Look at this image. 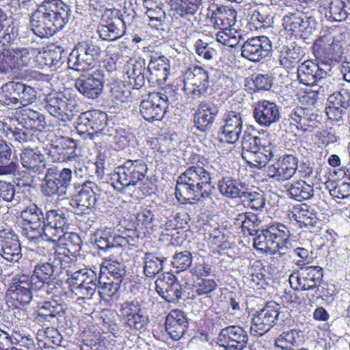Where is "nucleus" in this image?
<instances>
[{
	"mask_svg": "<svg viewBox=\"0 0 350 350\" xmlns=\"http://www.w3.org/2000/svg\"><path fill=\"white\" fill-rule=\"evenodd\" d=\"M72 215V212L62 208L50 210L44 217L41 210L35 204L31 203L30 198L28 196L23 197V244L27 245L26 248L29 252L23 260V265L29 263L31 265V262L39 256L36 250L41 240L42 224L46 232L56 235V233H62L68 228Z\"/></svg>",
	"mask_w": 350,
	"mask_h": 350,
	"instance_id": "1",
	"label": "nucleus"
},
{
	"mask_svg": "<svg viewBox=\"0 0 350 350\" xmlns=\"http://www.w3.org/2000/svg\"><path fill=\"white\" fill-rule=\"evenodd\" d=\"M77 131L87 133L91 139L100 138L109 144H116L122 149L129 142L125 129L109 119L107 113L100 110H91L81 113L77 118Z\"/></svg>",
	"mask_w": 350,
	"mask_h": 350,
	"instance_id": "2",
	"label": "nucleus"
},
{
	"mask_svg": "<svg viewBox=\"0 0 350 350\" xmlns=\"http://www.w3.org/2000/svg\"><path fill=\"white\" fill-rule=\"evenodd\" d=\"M215 186L211 174L201 165H192L177 178L175 195L179 202L185 203L200 198H211Z\"/></svg>",
	"mask_w": 350,
	"mask_h": 350,
	"instance_id": "3",
	"label": "nucleus"
},
{
	"mask_svg": "<svg viewBox=\"0 0 350 350\" xmlns=\"http://www.w3.org/2000/svg\"><path fill=\"white\" fill-rule=\"evenodd\" d=\"M148 168L142 159H127L122 165L116 167L112 176V185L120 192L126 189L143 183Z\"/></svg>",
	"mask_w": 350,
	"mask_h": 350,
	"instance_id": "4",
	"label": "nucleus"
},
{
	"mask_svg": "<svg viewBox=\"0 0 350 350\" xmlns=\"http://www.w3.org/2000/svg\"><path fill=\"white\" fill-rule=\"evenodd\" d=\"M44 159L38 146L23 144V193L27 191L31 195L32 191H36L38 174L45 168Z\"/></svg>",
	"mask_w": 350,
	"mask_h": 350,
	"instance_id": "5",
	"label": "nucleus"
},
{
	"mask_svg": "<svg viewBox=\"0 0 350 350\" xmlns=\"http://www.w3.org/2000/svg\"><path fill=\"white\" fill-rule=\"evenodd\" d=\"M103 51L96 39H86L76 44L68 58L69 67L77 71L88 70L94 66Z\"/></svg>",
	"mask_w": 350,
	"mask_h": 350,
	"instance_id": "6",
	"label": "nucleus"
},
{
	"mask_svg": "<svg viewBox=\"0 0 350 350\" xmlns=\"http://www.w3.org/2000/svg\"><path fill=\"white\" fill-rule=\"evenodd\" d=\"M55 265L44 262L35 266L33 273L29 277L23 274V306L29 304L33 297V292L45 287L48 288L55 279Z\"/></svg>",
	"mask_w": 350,
	"mask_h": 350,
	"instance_id": "7",
	"label": "nucleus"
},
{
	"mask_svg": "<svg viewBox=\"0 0 350 350\" xmlns=\"http://www.w3.org/2000/svg\"><path fill=\"white\" fill-rule=\"evenodd\" d=\"M72 179V172L70 168L64 167L59 170L53 167L47 169L42 181L41 189L46 196L59 197L68 195Z\"/></svg>",
	"mask_w": 350,
	"mask_h": 350,
	"instance_id": "8",
	"label": "nucleus"
},
{
	"mask_svg": "<svg viewBox=\"0 0 350 350\" xmlns=\"http://www.w3.org/2000/svg\"><path fill=\"white\" fill-rule=\"evenodd\" d=\"M71 195L77 205V213L88 214L99 199L100 189L95 183L85 180L82 183H75Z\"/></svg>",
	"mask_w": 350,
	"mask_h": 350,
	"instance_id": "9",
	"label": "nucleus"
},
{
	"mask_svg": "<svg viewBox=\"0 0 350 350\" xmlns=\"http://www.w3.org/2000/svg\"><path fill=\"white\" fill-rule=\"evenodd\" d=\"M280 306L274 301L265 304L264 307L254 314L250 332L252 335L262 336L273 327L278 320Z\"/></svg>",
	"mask_w": 350,
	"mask_h": 350,
	"instance_id": "10",
	"label": "nucleus"
},
{
	"mask_svg": "<svg viewBox=\"0 0 350 350\" xmlns=\"http://www.w3.org/2000/svg\"><path fill=\"white\" fill-rule=\"evenodd\" d=\"M96 33L105 41H115L125 35L119 21V10L105 8L97 25Z\"/></svg>",
	"mask_w": 350,
	"mask_h": 350,
	"instance_id": "11",
	"label": "nucleus"
},
{
	"mask_svg": "<svg viewBox=\"0 0 350 350\" xmlns=\"http://www.w3.org/2000/svg\"><path fill=\"white\" fill-rule=\"evenodd\" d=\"M40 5L54 34L63 29L70 19V6L62 0H44Z\"/></svg>",
	"mask_w": 350,
	"mask_h": 350,
	"instance_id": "12",
	"label": "nucleus"
},
{
	"mask_svg": "<svg viewBox=\"0 0 350 350\" xmlns=\"http://www.w3.org/2000/svg\"><path fill=\"white\" fill-rule=\"evenodd\" d=\"M317 24L314 17L299 11L288 13L282 18V25L285 30L295 35H300L304 38L312 33Z\"/></svg>",
	"mask_w": 350,
	"mask_h": 350,
	"instance_id": "13",
	"label": "nucleus"
},
{
	"mask_svg": "<svg viewBox=\"0 0 350 350\" xmlns=\"http://www.w3.org/2000/svg\"><path fill=\"white\" fill-rule=\"evenodd\" d=\"M105 77V71L97 69L92 73L81 75L75 80V85L85 97L95 99L103 92Z\"/></svg>",
	"mask_w": 350,
	"mask_h": 350,
	"instance_id": "14",
	"label": "nucleus"
},
{
	"mask_svg": "<svg viewBox=\"0 0 350 350\" xmlns=\"http://www.w3.org/2000/svg\"><path fill=\"white\" fill-rule=\"evenodd\" d=\"M120 317L125 325L135 331L146 329L149 323L148 316L145 314L141 304L137 300L127 301L122 304Z\"/></svg>",
	"mask_w": 350,
	"mask_h": 350,
	"instance_id": "15",
	"label": "nucleus"
},
{
	"mask_svg": "<svg viewBox=\"0 0 350 350\" xmlns=\"http://www.w3.org/2000/svg\"><path fill=\"white\" fill-rule=\"evenodd\" d=\"M273 164L267 167V175L277 181H285L291 178L298 169V158L294 153L279 154Z\"/></svg>",
	"mask_w": 350,
	"mask_h": 350,
	"instance_id": "16",
	"label": "nucleus"
},
{
	"mask_svg": "<svg viewBox=\"0 0 350 350\" xmlns=\"http://www.w3.org/2000/svg\"><path fill=\"white\" fill-rule=\"evenodd\" d=\"M272 46L270 40L264 36L252 37L241 46V56L251 62H259L268 57Z\"/></svg>",
	"mask_w": 350,
	"mask_h": 350,
	"instance_id": "17",
	"label": "nucleus"
},
{
	"mask_svg": "<svg viewBox=\"0 0 350 350\" xmlns=\"http://www.w3.org/2000/svg\"><path fill=\"white\" fill-rule=\"evenodd\" d=\"M281 107L275 102L268 100H259L253 105V117L261 126L270 127L281 118Z\"/></svg>",
	"mask_w": 350,
	"mask_h": 350,
	"instance_id": "18",
	"label": "nucleus"
},
{
	"mask_svg": "<svg viewBox=\"0 0 350 350\" xmlns=\"http://www.w3.org/2000/svg\"><path fill=\"white\" fill-rule=\"evenodd\" d=\"M296 274L297 288L301 291H314L315 295L321 296L319 287L323 277V269L321 267H301Z\"/></svg>",
	"mask_w": 350,
	"mask_h": 350,
	"instance_id": "19",
	"label": "nucleus"
},
{
	"mask_svg": "<svg viewBox=\"0 0 350 350\" xmlns=\"http://www.w3.org/2000/svg\"><path fill=\"white\" fill-rule=\"evenodd\" d=\"M66 53L61 46H56L54 49L44 50L40 51V49L31 51V57L29 58L27 64L30 67H38L43 68L44 66L53 67L59 66L64 61L62 59L66 57Z\"/></svg>",
	"mask_w": 350,
	"mask_h": 350,
	"instance_id": "20",
	"label": "nucleus"
},
{
	"mask_svg": "<svg viewBox=\"0 0 350 350\" xmlns=\"http://www.w3.org/2000/svg\"><path fill=\"white\" fill-rule=\"evenodd\" d=\"M319 118L318 114L313 113L309 108L296 107L288 114L285 121L297 130L306 132L317 126Z\"/></svg>",
	"mask_w": 350,
	"mask_h": 350,
	"instance_id": "21",
	"label": "nucleus"
},
{
	"mask_svg": "<svg viewBox=\"0 0 350 350\" xmlns=\"http://www.w3.org/2000/svg\"><path fill=\"white\" fill-rule=\"evenodd\" d=\"M219 107L210 101L201 102L193 115L195 127L203 133L209 131L219 113Z\"/></svg>",
	"mask_w": 350,
	"mask_h": 350,
	"instance_id": "22",
	"label": "nucleus"
},
{
	"mask_svg": "<svg viewBox=\"0 0 350 350\" xmlns=\"http://www.w3.org/2000/svg\"><path fill=\"white\" fill-rule=\"evenodd\" d=\"M124 72L134 90H139L145 85L146 81L149 83V72L146 61L142 57L130 60L124 66Z\"/></svg>",
	"mask_w": 350,
	"mask_h": 350,
	"instance_id": "23",
	"label": "nucleus"
},
{
	"mask_svg": "<svg viewBox=\"0 0 350 350\" xmlns=\"http://www.w3.org/2000/svg\"><path fill=\"white\" fill-rule=\"evenodd\" d=\"M219 342H232L233 344L224 345L220 346L226 348L228 347L231 350H243L249 341L247 332L245 329L239 325H230L221 329L218 336Z\"/></svg>",
	"mask_w": 350,
	"mask_h": 350,
	"instance_id": "24",
	"label": "nucleus"
},
{
	"mask_svg": "<svg viewBox=\"0 0 350 350\" xmlns=\"http://www.w3.org/2000/svg\"><path fill=\"white\" fill-rule=\"evenodd\" d=\"M187 78L192 86L191 90L184 86L183 89L187 91V96L196 99L207 94L210 85L209 75L206 70L200 66H194L188 73Z\"/></svg>",
	"mask_w": 350,
	"mask_h": 350,
	"instance_id": "25",
	"label": "nucleus"
},
{
	"mask_svg": "<svg viewBox=\"0 0 350 350\" xmlns=\"http://www.w3.org/2000/svg\"><path fill=\"white\" fill-rule=\"evenodd\" d=\"M157 95L156 92L149 93L140 103V115L150 122L161 120L165 112L164 102Z\"/></svg>",
	"mask_w": 350,
	"mask_h": 350,
	"instance_id": "26",
	"label": "nucleus"
},
{
	"mask_svg": "<svg viewBox=\"0 0 350 350\" xmlns=\"http://www.w3.org/2000/svg\"><path fill=\"white\" fill-rule=\"evenodd\" d=\"M65 313L64 306L57 304L55 301H44L38 310H34L31 315L27 313V319H38L39 322H42L44 325L48 323L50 325H54L58 323L59 319Z\"/></svg>",
	"mask_w": 350,
	"mask_h": 350,
	"instance_id": "27",
	"label": "nucleus"
},
{
	"mask_svg": "<svg viewBox=\"0 0 350 350\" xmlns=\"http://www.w3.org/2000/svg\"><path fill=\"white\" fill-rule=\"evenodd\" d=\"M297 79L300 83L308 86L319 85L326 77L327 72L320 68L319 64L312 61H305L297 69Z\"/></svg>",
	"mask_w": 350,
	"mask_h": 350,
	"instance_id": "28",
	"label": "nucleus"
},
{
	"mask_svg": "<svg viewBox=\"0 0 350 350\" xmlns=\"http://www.w3.org/2000/svg\"><path fill=\"white\" fill-rule=\"evenodd\" d=\"M189 321L184 311L172 310L165 318V330L173 340H178L187 332Z\"/></svg>",
	"mask_w": 350,
	"mask_h": 350,
	"instance_id": "29",
	"label": "nucleus"
},
{
	"mask_svg": "<svg viewBox=\"0 0 350 350\" xmlns=\"http://www.w3.org/2000/svg\"><path fill=\"white\" fill-rule=\"evenodd\" d=\"M148 65L149 72V83L161 84L166 81L170 74V60L164 55L158 53H151Z\"/></svg>",
	"mask_w": 350,
	"mask_h": 350,
	"instance_id": "30",
	"label": "nucleus"
},
{
	"mask_svg": "<svg viewBox=\"0 0 350 350\" xmlns=\"http://www.w3.org/2000/svg\"><path fill=\"white\" fill-rule=\"evenodd\" d=\"M329 107L326 108V113L329 119L338 122L346 114L350 107V93L347 90L334 92L327 99Z\"/></svg>",
	"mask_w": 350,
	"mask_h": 350,
	"instance_id": "31",
	"label": "nucleus"
},
{
	"mask_svg": "<svg viewBox=\"0 0 350 350\" xmlns=\"http://www.w3.org/2000/svg\"><path fill=\"white\" fill-rule=\"evenodd\" d=\"M317 55L323 56L331 61L338 62L343 53V49L339 42H335L330 34L321 36L313 46Z\"/></svg>",
	"mask_w": 350,
	"mask_h": 350,
	"instance_id": "32",
	"label": "nucleus"
},
{
	"mask_svg": "<svg viewBox=\"0 0 350 350\" xmlns=\"http://www.w3.org/2000/svg\"><path fill=\"white\" fill-rule=\"evenodd\" d=\"M248 187L246 182L230 175L223 176L217 183L219 193L231 199L242 198L245 190H248Z\"/></svg>",
	"mask_w": 350,
	"mask_h": 350,
	"instance_id": "33",
	"label": "nucleus"
},
{
	"mask_svg": "<svg viewBox=\"0 0 350 350\" xmlns=\"http://www.w3.org/2000/svg\"><path fill=\"white\" fill-rule=\"evenodd\" d=\"M224 125L221 126V135L228 143H234L241 133L243 127L242 117L240 112L227 111L224 117Z\"/></svg>",
	"mask_w": 350,
	"mask_h": 350,
	"instance_id": "34",
	"label": "nucleus"
},
{
	"mask_svg": "<svg viewBox=\"0 0 350 350\" xmlns=\"http://www.w3.org/2000/svg\"><path fill=\"white\" fill-rule=\"evenodd\" d=\"M22 275H15L11 281L6 292L7 304L13 313L20 320L22 306Z\"/></svg>",
	"mask_w": 350,
	"mask_h": 350,
	"instance_id": "35",
	"label": "nucleus"
},
{
	"mask_svg": "<svg viewBox=\"0 0 350 350\" xmlns=\"http://www.w3.org/2000/svg\"><path fill=\"white\" fill-rule=\"evenodd\" d=\"M212 10L211 21L215 28L228 30L234 25L237 12L234 10L227 6L214 5Z\"/></svg>",
	"mask_w": 350,
	"mask_h": 350,
	"instance_id": "36",
	"label": "nucleus"
},
{
	"mask_svg": "<svg viewBox=\"0 0 350 350\" xmlns=\"http://www.w3.org/2000/svg\"><path fill=\"white\" fill-rule=\"evenodd\" d=\"M45 127L44 117L38 109L23 104V129L30 130V140L36 139L35 133Z\"/></svg>",
	"mask_w": 350,
	"mask_h": 350,
	"instance_id": "37",
	"label": "nucleus"
},
{
	"mask_svg": "<svg viewBox=\"0 0 350 350\" xmlns=\"http://www.w3.org/2000/svg\"><path fill=\"white\" fill-rule=\"evenodd\" d=\"M267 2L265 0H261V2H254L258 5L250 16V23L256 29L270 27L273 23L272 8L267 4Z\"/></svg>",
	"mask_w": 350,
	"mask_h": 350,
	"instance_id": "38",
	"label": "nucleus"
},
{
	"mask_svg": "<svg viewBox=\"0 0 350 350\" xmlns=\"http://www.w3.org/2000/svg\"><path fill=\"white\" fill-rule=\"evenodd\" d=\"M253 237L254 247L262 253L275 254L277 250H280L268 227L256 231Z\"/></svg>",
	"mask_w": 350,
	"mask_h": 350,
	"instance_id": "39",
	"label": "nucleus"
},
{
	"mask_svg": "<svg viewBox=\"0 0 350 350\" xmlns=\"http://www.w3.org/2000/svg\"><path fill=\"white\" fill-rule=\"evenodd\" d=\"M31 14L29 25L31 29L36 31V34L40 38H49L54 35L51 27V23L46 18L40 5L34 10Z\"/></svg>",
	"mask_w": 350,
	"mask_h": 350,
	"instance_id": "40",
	"label": "nucleus"
},
{
	"mask_svg": "<svg viewBox=\"0 0 350 350\" xmlns=\"http://www.w3.org/2000/svg\"><path fill=\"white\" fill-rule=\"evenodd\" d=\"M95 244L100 250L108 252L113 248L121 247L122 236L111 228H105L96 233Z\"/></svg>",
	"mask_w": 350,
	"mask_h": 350,
	"instance_id": "41",
	"label": "nucleus"
},
{
	"mask_svg": "<svg viewBox=\"0 0 350 350\" xmlns=\"http://www.w3.org/2000/svg\"><path fill=\"white\" fill-rule=\"evenodd\" d=\"M21 59L22 51L18 48L3 49L0 51V72L8 73L10 71L16 72L20 70Z\"/></svg>",
	"mask_w": 350,
	"mask_h": 350,
	"instance_id": "42",
	"label": "nucleus"
},
{
	"mask_svg": "<svg viewBox=\"0 0 350 350\" xmlns=\"http://www.w3.org/2000/svg\"><path fill=\"white\" fill-rule=\"evenodd\" d=\"M77 141L70 137L61 136L51 144L54 152L62 157V160L72 161L77 155Z\"/></svg>",
	"mask_w": 350,
	"mask_h": 350,
	"instance_id": "43",
	"label": "nucleus"
},
{
	"mask_svg": "<svg viewBox=\"0 0 350 350\" xmlns=\"http://www.w3.org/2000/svg\"><path fill=\"white\" fill-rule=\"evenodd\" d=\"M44 108L51 116L64 120L65 116H67L68 105L60 94L51 93L44 99Z\"/></svg>",
	"mask_w": 350,
	"mask_h": 350,
	"instance_id": "44",
	"label": "nucleus"
},
{
	"mask_svg": "<svg viewBox=\"0 0 350 350\" xmlns=\"http://www.w3.org/2000/svg\"><path fill=\"white\" fill-rule=\"evenodd\" d=\"M325 17L331 21H347L350 23V1L332 0L325 12Z\"/></svg>",
	"mask_w": 350,
	"mask_h": 350,
	"instance_id": "45",
	"label": "nucleus"
},
{
	"mask_svg": "<svg viewBox=\"0 0 350 350\" xmlns=\"http://www.w3.org/2000/svg\"><path fill=\"white\" fill-rule=\"evenodd\" d=\"M302 56L301 47L293 44L284 46L280 52V64L286 70H291L301 61Z\"/></svg>",
	"mask_w": 350,
	"mask_h": 350,
	"instance_id": "46",
	"label": "nucleus"
},
{
	"mask_svg": "<svg viewBox=\"0 0 350 350\" xmlns=\"http://www.w3.org/2000/svg\"><path fill=\"white\" fill-rule=\"evenodd\" d=\"M98 295L100 299L111 305L113 298L117 297V294L122 283L100 275L98 279Z\"/></svg>",
	"mask_w": 350,
	"mask_h": 350,
	"instance_id": "47",
	"label": "nucleus"
},
{
	"mask_svg": "<svg viewBox=\"0 0 350 350\" xmlns=\"http://www.w3.org/2000/svg\"><path fill=\"white\" fill-rule=\"evenodd\" d=\"M279 154L278 146L266 139V143L260 148V150L257 153L252 154L251 163L253 162L255 166L262 167L265 166L271 159L279 157Z\"/></svg>",
	"mask_w": 350,
	"mask_h": 350,
	"instance_id": "48",
	"label": "nucleus"
},
{
	"mask_svg": "<svg viewBox=\"0 0 350 350\" xmlns=\"http://www.w3.org/2000/svg\"><path fill=\"white\" fill-rule=\"evenodd\" d=\"M90 278L87 279L83 283L78 284V286L72 289V292L79 295L78 301H84L85 299H91L98 287V278L96 273L92 269L89 270Z\"/></svg>",
	"mask_w": 350,
	"mask_h": 350,
	"instance_id": "49",
	"label": "nucleus"
},
{
	"mask_svg": "<svg viewBox=\"0 0 350 350\" xmlns=\"http://www.w3.org/2000/svg\"><path fill=\"white\" fill-rule=\"evenodd\" d=\"M100 272L104 277L122 283L126 275V266L118 260H106Z\"/></svg>",
	"mask_w": 350,
	"mask_h": 350,
	"instance_id": "50",
	"label": "nucleus"
},
{
	"mask_svg": "<svg viewBox=\"0 0 350 350\" xmlns=\"http://www.w3.org/2000/svg\"><path fill=\"white\" fill-rule=\"evenodd\" d=\"M287 191L291 199L299 202L308 200L314 196L313 183H307L304 180H299L291 183Z\"/></svg>",
	"mask_w": 350,
	"mask_h": 350,
	"instance_id": "51",
	"label": "nucleus"
},
{
	"mask_svg": "<svg viewBox=\"0 0 350 350\" xmlns=\"http://www.w3.org/2000/svg\"><path fill=\"white\" fill-rule=\"evenodd\" d=\"M3 257L8 261L18 262L21 257V245L18 235L7 232L4 241Z\"/></svg>",
	"mask_w": 350,
	"mask_h": 350,
	"instance_id": "52",
	"label": "nucleus"
},
{
	"mask_svg": "<svg viewBox=\"0 0 350 350\" xmlns=\"http://www.w3.org/2000/svg\"><path fill=\"white\" fill-rule=\"evenodd\" d=\"M147 10L146 14L149 19V25L157 30H164L163 26L165 23L166 15L161 5H156L154 7H148L152 1H146Z\"/></svg>",
	"mask_w": 350,
	"mask_h": 350,
	"instance_id": "53",
	"label": "nucleus"
},
{
	"mask_svg": "<svg viewBox=\"0 0 350 350\" xmlns=\"http://www.w3.org/2000/svg\"><path fill=\"white\" fill-rule=\"evenodd\" d=\"M143 260L145 275L148 278H154L163 270V262L166 260V258L165 257H158L152 252H146Z\"/></svg>",
	"mask_w": 350,
	"mask_h": 350,
	"instance_id": "54",
	"label": "nucleus"
},
{
	"mask_svg": "<svg viewBox=\"0 0 350 350\" xmlns=\"http://www.w3.org/2000/svg\"><path fill=\"white\" fill-rule=\"evenodd\" d=\"M303 338L302 331L293 329L280 334L275 340L274 346H284L295 349L302 343Z\"/></svg>",
	"mask_w": 350,
	"mask_h": 350,
	"instance_id": "55",
	"label": "nucleus"
},
{
	"mask_svg": "<svg viewBox=\"0 0 350 350\" xmlns=\"http://www.w3.org/2000/svg\"><path fill=\"white\" fill-rule=\"evenodd\" d=\"M295 219L299 224L301 228L305 227L310 228L316 226L319 223V219L317 213L313 209L304 204L296 213L294 214Z\"/></svg>",
	"mask_w": 350,
	"mask_h": 350,
	"instance_id": "56",
	"label": "nucleus"
},
{
	"mask_svg": "<svg viewBox=\"0 0 350 350\" xmlns=\"http://www.w3.org/2000/svg\"><path fill=\"white\" fill-rule=\"evenodd\" d=\"M273 234V239L276 241L280 250H283L286 244L289 242L291 235L290 228L282 223L274 222L268 226Z\"/></svg>",
	"mask_w": 350,
	"mask_h": 350,
	"instance_id": "57",
	"label": "nucleus"
},
{
	"mask_svg": "<svg viewBox=\"0 0 350 350\" xmlns=\"http://www.w3.org/2000/svg\"><path fill=\"white\" fill-rule=\"evenodd\" d=\"M202 0H178L174 10L179 16L190 20L198 11Z\"/></svg>",
	"mask_w": 350,
	"mask_h": 350,
	"instance_id": "58",
	"label": "nucleus"
},
{
	"mask_svg": "<svg viewBox=\"0 0 350 350\" xmlns=\"http://www.w3.org/2000/svg\"><path fill=\"white\" fill-rule=\"evenodd\" d=\"M237 220L241 221L243 231L245 233L247 232L250 236H254L256 231L260 230L258 226L261 221L256 214L248 212L240 213Z\"/></svg>",
	"mask_w": 350,
	"mask_h": 350,
	"instance_id": "59",
	"label": "nucleus"
},
{
	"mask_svg": "<svg viewBox=\"0 0 350 350\" xmlns=\"http://www.w3.org/2000/svg\"><path fill=\"white\" fill-rule=\"evenodd\" d=\"M58 240L64 248L72 255H75L81 248L82 241L81 237L75 232H62Z\"/></svg>",
	"mask_w": 350,
	"mask_h": 350,
	"instance_id": "60",
	"label": "nucleus"
},
{
	"mask_svg": "<svg viewBox=\"0 0 350 350\" xmlns=\"http://www.w3.org/2000/svg\"><path fill=\"white\" fill-rule=\"evenodd\" d=\"M160 282L164 283L167 291L170 293L174 302L181 298L183 292V287L174 275L169 272L163 273V278Z\"/></svg>",
	"mask_w": 350,
	"mask_h": 350,
	"instance_id": "61",
	"label": "nucleus"
},
{
	"mask_svg": "<svg viewBox=\"0 0 350 350\" xmlns=\"http://www.w3.org/2000/svg\"><path fill=\"white\" fill-rule=\"evenodd\" d=\"M182 90L176 85H170L165 86L159 92H156V94H158L157 96L164 102V106L167 108L169 105H174L178 103L181 99L180 92Z\"/></svg>",
	"mask_w": 350,
	"mask_h": 350,
	"instance_id": "62",
	"label": "nucleus"
},
{
	"mask_svg": "<svg viewBox=\"0 0 350 350\" xmlns=\"http://www.w3.org/2000/svg\"><path fill=\"white\" fill-rule=\"evenodd\" d=\"M11 149L3 139H0V174H10L15 171L16 165L10 162Z\"/></svg>",
	"mask_w": 350,
	"mask_h": 350,
	"instance_id": "63",
	"label": "nucleus"
},
{
	"mask_svg": "<svg viewBox=\"0 0 350 350\" xmlns=\"http://www.w3.org/2000/svg\"><path fill=\"white\" fill-rule=\"evenodd\" d=\"M103 319V327L104 330L110 333L113 337L117 338L120 335V328L116 323L115 314L109 310H103L101 312Z\"/></svg>",
	"mask_w": 350,
	"mask_h": 350,
	"instance_id": "64",
	"label": "nucleus"
}]
</instances>
